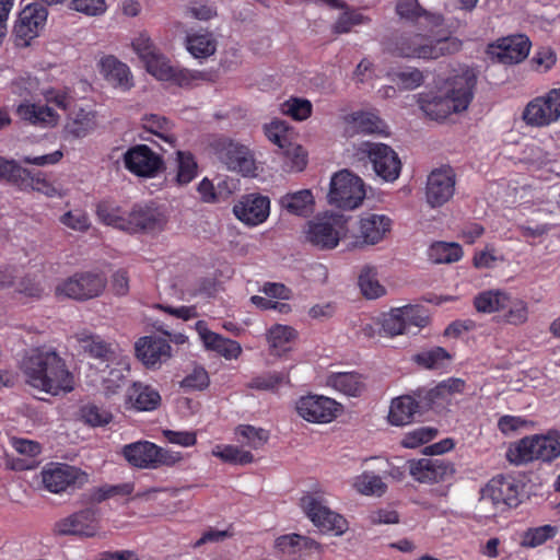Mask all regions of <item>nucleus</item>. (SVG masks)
<instances>
[{
  "label": "nucleus",
  "mask_w": 560,
  "mask_h": 560,
  "mask_svg": "<svg viewBox=\"0 0 560 560\" xmlns=\"http://www.w3.org/2000/svg\"><path fill=\"white\" fill-rule=\"evenodd\" d=\"M100 72L114 88L129 91L133 86V78L129 67L114 56H105L100 61Z\"/></svg>",
  "instance_id": "2f4dec72"
},
{
  "label": "nucleus",
  "mask_w": 560,
  "mask_h": 560,
  "mask_svg": "<svg viewBox=\"0 0 560 560\" xmlns=\"http://www.w3.org/2000/svg\"><path fill=\"white\" fill-rule=\"evenodd\" d=\"M354 487L360 493L365 495H382L386 491V485L382 478L366 471L355 478Z\"/></svg>",
  "instance_id": "4d7b16f0"
},
{
  "label": "nucleus",
  "mask_w": 560,
  "mask_h": 560,
  "mask_svg": "<svg viewBox=\"0 0 560 560\" xmlns=\"http://www.w3.org/2000/svg\"><path fill=\"white\" fill-rule=\"evenodd\" d=\"M477 77L465 70L454 78L452 89L445 94L421 102V109L433 120H444L453 113L466 110L472 101Z\"/></svg>",
  "instance_id": "7ed1b4c3"
},
{
  "label": "nucleus",
  "mask_w": 560,
  "mask_h": 560,
  "mask_svg": "<svg viewBox=\"0 0 560 560\" xmlns=\"http://www.w3.org/2000/svg\"><path fill=\"white\" fill-rule=\"evenodd\" d=\"M178 170L176 180L180 185L190 183L198 173V164L191 152L177 151Z\"/></svg>",
  "instance_id": "de8ad7c7"
},
{
  "label": "nucleus",
  "mask_w": 560,
  "mask_h": 560,
  "mask_svg": "<svg viewBox=\"0 0 560 560\" xmlns=\"http://www.w3.org/2000/svg\"><path fill=\"white\" fill-rule=\"evenodd\" d=\"M280 206L291 214L307 217L314 210V197L310 189L288 192L280 198Z\"/></svg>",
  "instance_id": "4c0bfd02"
},
{
  "label": "nucleus",
  "mask_w": 560,
  "mask_h": 560,
  "mask_svg": "<svg viewBox=\"0 0 560 560\" xmlns=\"http://www.w3.org/2000/svg\"><path fill=\"white\" fill-rule=\"evenodd\" d=\"M296 411L301 418L312 423H329L337 418L341 405L335 399L308 394L296 401Z\"/></svg>",
  "instance_id": "f3484780"
},
{
  "label": "nucleus",
  "mask_w": 560,
  "mask_h": 560,
  "mask_svg": "<svg viewBox=\"0 0 560 560\" xmlns=\"http://www.w3.org/2000/svg\"><path fill=\"white\" fill-rule=\"evenodd\" d=\"M238 440L244 442L247 446L258 450L264 446L268 439L269 433L261 428H255L250 424H241L235 430Z\"/></svg>",
  "instance_id": "49530a36"
},
{
  "label": "nucleus",
  "mask_w": 560,
  "mask_h": 560,
  "mask_svg": "<svg viewBox=\"0 0 560 560\" xmlns=\"http://www.w3.org/2000/svg\"><path fill=\"white\" fill-rule=\"evenodd\" d=\"M428 256L434 264H451L463 257V249L457 243L436 242L430 246Z\"/></svg>",
  "instance_id": "37998d69"
},
{
  "label": "nucleus",
  "mask_w": 560,
  "mask_h": 560,
  "mask_svg": "<svg viewBox=\"0 0 560 560\" xmlns=\"http://www.w3.org/2000/svg\"><path fill=\"white\" fill-rule=\"evenodd\" d=\"M162 70H164L165 77H156L158 80L171 81L184 89L195 88L199 81L214 82L217 79V74L213 71L175 68L170 65L168 60Z\"/></svg>",
  "instance_id": "72a5a7b5"
},
{
  "label": "nucleus",
  "mask_w": 560,
  "mask_h": 560,
  "mask_svg": "<svg viewBox=\"0 0 560 560\" xmlns=\"http://www.w3.org/2000/svg\"><path fill=\"white\" fill-rule=\"evenodd\" d=\"M381 330L387 337H395L406 334L405 322L400 307L392 308L383 314L381 319Z\"/></svg>",
  "instance_id": "5fc2aeb1"
},
{
  "label": "nucleus",
  "mask_w": 560,
  "mask_h": 560,
  "mask_svg": "<svg viewBox=\"0 0 560 560\" xmlns=\"http://www.w3.org/2000/svg\"><path fill=\"white\" fill-rule=\"evenodd\" d=\"M213 455L230 464L246 465L254 460V455L249 451L234 445L218 447L217 451H213Z\"/></svg>",
  "instance_id": "bf43d9fd"
},
{
  "label": "nucleus",
  "mask_w": 560,
  "mask_h": 560,
  "mask_svg": "<svg viewBox=\"0 0 560 560\" xmlns=\"http://www.w3.org/2000/svg\"><path fill=\"white\" fill-rule=\"evenodd\" d=\"M453 360V355L443 347L424 349L412 357V361L420 368L430 371H444Z\"/></svg>",
  "instance_id": "e433bc0d"
},
{
  "label": "nucleus",
  "mask_w": 560,
  "mask_h": 560,
  "mask_svg": "<svg viewBox=\"0 0 560 560\" xmlns=\"http://www.w3.org/2000/svg\"><path fill=\"white\" fill-rule=\"evenodd\" d=\"M71 8L89 16H97L105 13L107 5L105 0H71Z\"/></svg>",
  "instance_id": "0e129e2a"
},
{
  "label": "nucleus",
  "mask_w": 560,
  "mask_h": 560,
  "mask_svg": "<svg viewBox=\"0 0 560 560\" xmlns=\"http://www.w3.org/2000/svg\"><path fill=\"white\" fill-rule=\"evenodd\" d=\"M48 18L47 8L40 2L25 5L14 24V34L20 45L27 46L44 30Z\"/></svg>",
  "instance_id": "a211bd4d"
},
{
  "label": "nucleus",
  "mask_w": 560,
  "mask_h": 560,
  "mask_svg": "<svg viewBox=\"0 0 560 560\" xmlns=\"http://www.w3.org/2000/svg\"><path fill=\"white\" fill-rule=\"evenodd\" d=\"M370 19L368 16H364L362 13L352 11V12H345L339 16L335 24V31L336 33L343 34L350 32L352 26L360 25L363 23L369 22Z\"/></svg>",
  "instance_id": "69168bd1"
},
{
  "label": "nucleus",
  "mask_w": 560,
  "mask_h": 560,
  "mask_svg": "<svg viewBox=\"0 0 560 560\" xmlns=\"http://www.w3.org/2000/svg\"><path fill=\"white\" fill-rule=\"evenodd\" d=\"M131 46L150 74L155 78L165 77V72L162 68L166 63L167 58L159 50L145 33L139 34V36L132 40Z\"/></svg>",
  "instance_id": "c85d7f7f"
},
{
  "label": "nucleus",
  "mask_w": 560,
  "mask_h": 560,
  "mask_svg": "<svg viewBox=\"0 0 560 560\" xmlns=\"http://www.w3.org/2000/svg\"><path fill=\"white\" fill-rule=\"evenodd\" d=\"M186 48L197 59H206L217 50V40L212 33H195L186 36Z\"/></svg>",
  "instance_id": "a19ab883"
},
{
  "label": "nucleus",
  "mask_w": 560,
  "mask_h": 560,
  "mask_svg": "<svg viewBox=\"0 0 560 560\" xmlns=\"http://www.w3.org/2000/svg\"><path fill=\"white\" fill-rule=\"evenodd\" d=\"M5 183L14 186L21 191H38L47 197L58 194L55 186L49 183L42 172H32L18 162L12 168Z\"/></svg>",
  "instance_id": "a878e982"
},
{
  "label": "nucleus",
  "mask_w": 560,
  "mask_h": 560,
  "mask_svg": "<svg viewBox=\"0 0 560 560\" xmlns=\"http://www.w3.org/2000/svg\"><path fill=\"white\" fill-rule=\"evenodd\" d=\"M21 371L27 384L52 396L70 393L74 388L72 373L54 350H31L21 362Z\"/></svg>",
  "instance_id": "f257e3e1"
},
{
  "label": "nucleus",
  "mask_w": 560,
  "mask_h": 560,
  "mask_svg": "<svg viewBox=\"0 0 560 560\" xmlns=\"http://www.w3.org/2000/svg\"><path fill=\"white\" fill-rule=\"evenodd\" d=\"M40 475L44 488L51 493L81 488L89 480V475L85 471L63 463L46 464Z\"/></svg>",
  "instance_id": "ddd939ff"
},
{
  "label": "nucleus",
  "mask_w": 560,
  "mask_h": 560,
  "mask_svg": "<svg viewBox=\"0 0 560 560\" xmlns=\"http://www.w3.org/2000/svg\"><path fill=\"white\" fill-rule=\"evenodd\" d=\"M530 47L532 43L526 35L515 34L489 43L486 55L493 63L512 66L524 61L530 51Z\"/></svg>",
  "instance_id": "2eb2a0df"
},
{
  "label": "nucleus",
  "mask_w": 560,
  "mask_h": 560,
  "mask_svg": "<svg viewBox=\"0 0 560 560\" xmlns=\"http://www.w3.org/2000/svg\"><path fill=\"white\" fill-rule=\"evenodd\" d=\"M196 329L207 350L217 352L225 360H236L242 354V347L238 341L225 338L222 335L208 329L206 322L198 320Z\"/></svg>",
  "instance_id": "cd10ccee"
},
{
  "label": "nucleus",
  "mask_w": 560,
  "mask_h": 560,
  "mask_svg": "<svg viewBox=\"0 0 560 560\" xmlns=\"http://www.w3.org/2000/svg\"><path fill=\"white\" fill-rule=\"evenodd\" d=\"M107 278L101 271H79L61 280L55 287L57 299H71L84 302L98 298L105 291Z\"/></svg>",
  "instance_id": "0eeeda50"
},
{
  "label": "nucleus",
  "mask_w": 560,
  "mask_h": 560,
  "mask_svg": "<svg viewBox=\"0 0 560 560\" xmlns=\"http://www.w3.org/2000/svg\"><path fill=\"white\" fill-rule=\"evenodd\" d=\"M265 135L280 149L290 171L301 172L306 167L307 153L302 145L292 142L294 131L285 121L275 119L265 125Z\"/></svg>",
  "instance_id": "6e6552de"
},
{
  "label": "nucleus",
  "mask_w": 560,
  "mask_h": 560,
  "mask_svg": "<svg viewBox=\"0 0 560 560\" xmlns=\"http://www.w3.org/2000/svg\"><path fill=\"white\" fill-rule=\"evenodd\" d=\"M347 220L342 214L325 213L307 223L306 240L320 249H332L339 244L341 234L347 230Z\"/></svg>",
  "instance_id": "9b49d317"
},
{
  "label": "nucleus",
  "mask_w": 560,
  "mask_h": 560,
  "mask_svg": "<svg viewBox=\"0 0 560 560\" xmlns=\"http://www.w3.org/2000/svg\"><path fill=\"white\" fill-rule=\"evenodd\" d=\"M425 412L422 409V402L420 397L416 396V392L412 395H401L392 400L388 422L396 427L407 425L415 420L416 415H422Z\"/></svg>",
  "instance_id": "7c9ffc66"
},
{
  "label": "nucleus",
  "mask_w": 560,
  "mask_h": 560,
  "mask_svg": "<svg viewBox=\"0 0 560 560\" xmlns=\"http://www.w3.org/2000/svg\"><path fill=\"white\" fill-rule=\"evenodd\" d=\"M128 212L113 200H102L96 207V214L101 222L124 232Z\"/></svg>",
  "instance_id": "ea45409f"
},
{
  "label": "nucleus",
  "mask_w": 560,
  "mask_h": 560,
  "mask_svg": "<svg viewBox=\"0 0 560 560\" xmlns=\"http://www.w3.org/2000/svg\"><path fill=\"white\" fill-rule=\"evenodd\" d=\"M162 405L160 392L153 386L140 381H135L127 388L125 395V408L136 412H151Z\"/></svg>",
  "instance_id": "393cba45"
},
{
  "label": "nucleus",
  "mask_w": 560,
  "mask_h": 560,
  "mask_svg": "<svg viewBox=\"0 0 560 560\" xmlns=\"http://www.w3.org/2000/svg\"><path fill=\"white\" fill-rule=\"evenodd\" d=\"M397 14L410 21L423 19L429 25L439 27L443 24V16L439 13H431L424 10L418 0H398L396 4Z\"/></svg>",
  "instance_id": "58836bf2"
},
{
  "label": "nucleus",
  "mask_w": 560,
  "mask_h": 560,
  "mask_svg": "<svg viewBox=\"0 0 560 560\" xmlns=\"http://www.w3.org/2000/svg\"><path fill=\"white\" fill-rule=\"evenodd\" d=\"M474 307L478 313L491 314L508 310L503 316L505 323L521 325L527 320V304L520 299H513L506 291L490 289L479 292L474 298Z\"/></svg>",
  "instance_id": "39448f33"
},
{
  "label": "nucleus",
  "mask_w": 560,
  "mask_h": 560,
  "mask_svg": "<svg viewBox=\"0 0 560 560\" xmlns=\"http://www.w3.org/2000/svg\"><path fill=\"white\" fill-rule=\"evenodd\" d=\"M135 486L131 482H125L120 485H103L92 489L91 500L96 503H101L107 499L114 497H126L133 492Z\"/></svg>",
  "instance_id": "3c124183"
},
{
  "label": "nucleus",
  "mask_w": 560,
  "mask_h": 560,
  "mask_svg": "<svg viewBox=\"0 0 560 560\" xmlns=\"http://www.w3.org/2000/svg\"><path fill=\"white\" fill-rule=\"evenodd\" d=\"M96 127V114L92 110L80 109L72 122L68 126L69 132L74 137H85Z\"/></svg>",
  "instance_id": "864d4df0"
},
{
  "label": "nucleus",
  "mask_w": 560,
  "mask_h": 560,
  "mask_svg": "<svg viewBox=\"0 0 560 560\" xmlns=\"http://www.w3.org/2000/svg\"><path fill=\"white\" fill-rule=\"evenodd\" d=\"M210 152L230 171L250 175L255 171L254 159L247 147L224 136L209 142Z\"/></svg>",
  "instance_id": "9d476101"
},
{
  "label": "nucleus",
  "mask_w": 560,
  "mask_h": 560,
  "mask_svg": "<svg viewBox=\"0 0 560 560\" xmlns=\"http://www.w3.org/2000/svg\"><path fill=\"white\" fill-rule=\"evenodd\" d=\"M137 358L147 366L155 368L172 355L170 342L162 337L144 336L136 342Z\"/></svg>",
  "instance_id": "bb28decb"
},
{
  "label": "nucleus",
  "mask_w": 560,
  "mask_h": 560,
  "mask_svg": "<svg viewBox=\"0 0 560 560\" xmlns=\"http://www.w3.org/2000/svg\"><path fill=\"white\" fill-rule=\"evenodd\" d=\"M96 510L86 508L77 511L55 523L54 532L60 536L94 537L98 532Z\"/></svg>",
  "instance_id": "412c9836"
},
{
  "label": "nucleus",
  "mask_w": 560,
  "mask_h": 560,
  "mask_svg": "<svg viewBox=\"0 0 560 560\" xmlns=\"http://www.w3.org/2000/svg\"><path fill=\"white\" fill-rule=\"evenodd\" d=\"M234 215L248 226L264 223L270 213V200L260 194H247L233 206Z\"/></svg>",
  "instance_id": "4be33fe9"
},
{
  "label": "nucleus",
  "mask_w": 560,
  "mask_h": 560,
  "mask_svg": "<svg viewBox=\"0 0 560 560\" xmlns=\"http://www.w3.org/2000/svg\"><path fill=\"white\" fill-rule=\"evenodd\" d=\"M456 174L451 166L433 170L427 179L425 198L431 208L448 202L455 192Z\"/></svg>",
  "instance_id": "aec40b11"
},
{
  "label": "nucleus",
  "mask_w": 560,
  "mask_h": 560,
  "mask_svg": "<svg viewBox=\"0 0 560 560\" xmlns=\"http://www.w3.org/2000/svg\"><path fill=\"white\" fill-rule=\"evenodd\" d=\"M300 505L313 524L323 532H332L336 536L348 529V522L341 515L331 511L318 493H307L300 500Z\"/></svg>",
  "instance_id": "f8f14e48"
},
{
  "label": "nucleus",
  "mask_w": 560,
  "mask_h": 560,
  "mask_svg": "<svg viewBox=\"0 0 560 560\" xmlns=\"http://www.w3.org/2000/svg\"><path fill=\"white\" fill-rule=\"evenodd\" d=\"M438 434V429L431 427H420L407 432L401 445L406 448H416L432 441Z\"/></svg>",
  "instance_id": "680f3d73"
},
{
  "label": "nucleus",
  "mask_w": 560,
  "mask_h": 560,
  "mask_svg": "<svg viewBox=\"0 0 560 560\" xmlns=\"http://www.w3.org/2000/svg\"><path fill=\"white\" fill-rule=\"evenodd\" d=\"M143 127L149 132L167 140L166 132L170 129V121L165 117L155 114L145 116L143 118Z\"/></svg>",
  "instance_id": "774afa93"
},
{
  "label": "nucleus",
  "mask_w": 560,
  "mask_h": 560,
  "mask_svg": "<svg viewBox=\"0 0 560 560\" xmlns=\"http://www.w3.org/2000/svg\"><path fill=\"white\" fill-rule=\"evenodd\" d=\"M124 458L140 469H156L162 466H174L183 459L179 452L163 448L150 441H137L124 445Z\"/></svg>",
  "instance_id": "423d86ee"
},
{
  "label": "nucleus",
  "mask_w": 560,
  "mask_h": 560,
  "mask_svg": "<svg viewBox=\"0 0 560 560\" xmlns=\"http://www.w3.org/2000/svg\"><path fill=\"white\" fill-rule=\"evenodd\" d=\"M326 383L348 397H360L365 390L364 376L354 371L332 372L327 376Z\"/></svg>",
  "instance_id": "f704fd0d"
},
{
  "label": "nucleus",
  "mask_w": 560,
  "mask_h": 560,
  "mask_svg": "<svg viewBox=\"0 0 560 560\" xmlns=\"http://www.w3.org/2000/svg\"><path fill=\"white\" fill-rule=\"evenodd\" d=\"M351 121L357 131L361 133H382L384 128L383 120L372 113L358 112L351 115Z\"/></svg>",
  "instance_id": "603ef678"
},
{
  "label": "nucleus",
  "mask_w": 560,
  "mask_h": 560,
  "mask_svg": "<svg viewBox=\"0 0 560 560\" xmlns=\"http://www.w3.org/2000/svg\"><path fill=\"white\" fill-rule=\"evenodd\" d=\"M15 113L23 121L42 128L55 127L59 120L57 112L47 104L23 102Z\"/></svg>",
  "instance_id": "473e14b6"
},
{
  "label": "nucleus",
  "mask_w": 560,
  "mask_h": 560,
  "mask_svg": "<svg viewBox=\"0 0 560 560\" xmlns=\"http://www.w3.org/2000/svg\"><path fill=\"white\" fill-rule=\"evenodd\" d=\"M80 417L90 427H104L113 420V415L94 404H86L80 408Z\"/></svg>",
  "instance_id": "6e6d98bb"
},
{
  "label": "nucleus",
  "mask_w": 560,
  "mask_h": 560,
  "mask_svg": "<svg viewBox=\"0 0 560 560\" xmlns=\"http://www.w3.org/2000/svg\"><path fill=\"white\" fill-rule=\"evenodd\" d=\"M125 167L139 177L151 178L164 167L161 155L155 153L147 144H136L124 154Z\"/></svg>",
  "instance_id": "6ab92c4d"
},
{
  "label": "nucleus",
  "mask_w": 560,
  "mask_h": 560,
  "mask_svg": "<svg viewBox=\"0 0 560 560\" xmlns=\"http://www.w3.org/2000/svg\"><path fill=\"white\" fill-rule=\"evenodd\" d=\"M359 287L366 299H377L385 294V288L377 280L376 269L365 267L359 275Z\"/></svg>",
  "instance_id": "a18cd8bd"
},
{
  "label": "nucleus",
  "mask_w": 560,
  "mask_h": 560,
  "mask_svg": "<svg viewBox=\"0 0 560 560\" xmlns=\"http://www.w3.org/2000/svg\"><path fill=\"white\" fill-rule=\"evenodd\" d=\"M400 308L405 322L406 332H408L411 327L424 328L428 326L430 318L427 314V311L422 306L409 304L401 306Z\"/></svg>",
  "instance_id": "052dcab7"
},
{
  "label": "nucleus",
  "mask_w": 560,
  "mask_h": 560,
  "mask_svg": "<svg viewBox=\"0 0 560 560\" xmlns=\"http://www.w3.org/2000/svg\"><path fill=\"white\" fill-rule=\"evenodd\" d=\"M406 466L413 479L421 483L440 482L454 472L448 462L438 458L410 459Z\"/></svg>",
  "instance_id": "b1692460"
},
{
  "label": "nucleus",
  "mask_w": 560,
  "mask_h": 560,
  "mask_svg": "<svg viewBox=\"0 0 560 560\" xmlns=\"http://www.w3.org/2000/svg\"><path fill=\"white\" fill-rule=\"evenodd\" d=\"M284 374L280 372H267L252 377L247 387L256 390H275L284 382Z\"/></svg>",
  "instance_id": "e2e57ef3"
},
{
  "label": "nucleus",
  "mask_w": 560,
  "mask_h": 560,
  "mask_svg": "<svg viewBox=\"0 0 560 560\" xmlns=\"http://www.w3.org/2000/svg\"><path fill=\"white\" fill-rule=\"evenodd\" d=\"M444 385L440 383L430 388H419L416 390V396L420 397V402H422V409L425 411L433 409L435 407H445L451 404V398L447 396Z\"/></svg>",
  "instance_id": "c03bdc74"
},
{
  "label": "nucleus",
  "mask_w": 560,
  "mask_h": 560,
  "mask_svg": "<svg viewBox=\"0 0 560 560\" xmlns=\"http://www.w3.org/2000/svg\"><path fill=\"white\" fill-rule=\"evenodd\" d=\"M366 147L376 175L386 182L397 179L401 170V162L397 153L384 143H366Z\"/></svg>",
  "instance_id": "5701e85b"
},
{
  "label": "nucleus",
  "mask_w": 560,
  "mask_h": 560,
  "mask_svg": "<svg viewBox=\"0 0 560 560\" xmlns=\"http://www.w3.org/2000/svg\"><path fill=\"white\" fill-rule=\"evenodd\" d=\"M364 197V184L359 176L348 170H342L331 177L328 192L331 205L340 209L352 210L362 203Z\"/></svg>",
  "instance_id": "1a4fd4ad"
},
{
  "label": "nucleus",
  "mask_w": 560,
  "mask_h": 560,
  "mask_svg": "<svg viewBox=\"0 0 560 560\" xmlns=\"http://www.w3.org/2000/svg\"><path fill=\"white\" fill-rule=\"evenodd\" d=\"M557 57L552 49L540 48L533 56L530 63L537 72H547L556 63Z\"/></svg>",
  "instance_id": "338daca9"
},
{
  "label": "nucleus",
  "mask_w": 560,
  "mask_h": 560,
  "mask_svg": "<svg viewBox=\"0 0 560 560\" xmlns=\"http://www.w3.org/2000/svg\"><path fill=\"white\" fill-rule=\"evenodd\" d=\"M560 118V88L536 96L527 103L522 113L523 121L530 127H547Z\"/></svg>",
  "instance_id": "4468645a"
},
{
  "label": "nucleus",
  "mask_w": 560,
  "mask_h": 560,
  "mask_svg": "<svg viewBox=\"0 0 560 560\" xmlns=\"http://www.w3.org/2000/svg\"><path fill=\"white\" fill-rule=\"evenodd\" d=\"M281 110L294 120L302 121L312 115L313 106L308 100L291 97L281 105Z\"/></svg>",
  "instance_id": "13d9d810"
},
{
  "label": "nucleus",
  "mask_w": 560,
  "mask_h": 560,
  "mask_svg": "<svg viewBox=\"0 0 560 560\" xmlns=\"http://www.w3.org/2000/svg\"><path fill=\"white\" fill-rule=\"evenodd\" d=\"M167 224L165 212L153 203H135L127 214L125 232L129 234H156Z\"/></svg>",
  "instance_id": "dca6fc26"
},
{
  "label": "nucleus",
  "mask_w": 560,
  "mask_h": 560,
  "mask_svg": "<svg viewBox=\"0 0 560 560\" xmlns=\"http://www.w3.org/2000/svg\"><path fill=\"white\" fill-rule=\"evenodd\" d=\"M392 221L383 214H370L360 221V233L363 243L374 245L390 230Z\"/></svg>",
  "instance_id": "c9c22d12"
},
{
  "label": "nucleus",
  "mask_w": 560,
  "mask_h": 560,
  "mask_svg": "<svg viewBox=\"0 0 560 560\" xmlns=\"http://www.w3.org/2000/svg\"><path fill=\"white\" fill-rule=\"evenodd\" d=\"M210 385V377L207 370L201 365L194 369L179 382V387L185 393L205 390Z\"/></svg>",
  "instance_id": "8fccbe9b"
},
{
  "label": "nucleus",
  "mask_w": 560,
  "mask_h": 560,
  "mask_svg": "<svg viewBox=\"0 0 560 560\" xmlns=\"http://www.w3.org/2000/svg\"><path fill=\"white\" fill-rule=\"evenodd\" d=\"M506 459L514 466H523L535 460L551 463L560 456V433L548 431L533 434L512 443L506 451Z\"/></svg>",
  "instance_id": "20e7f679"
},
{
  "label": "nucleus",
  "mask_w": 560,
  "mask_h": 560,
  "mask_svg": "<svg viewBox=\"0 0 560 560\" xmlns=\"http://www.w3.org/2000/svg\"><path fill=\"white\" fill-rule=\"evenodd\" d=\"M462 40L456 37L432 39L420 33H401L387 44V50L401 58L438 59L462 49Z\"/></svg>",
  "instance_id": "f03ea898"
},
{
  "label": "nucleus",
  "mask_w": 560,
  "mask_h": 560,
  "mask_svg": "<svg viewBox=\"0 0 560 560\" xmlns=\"http://www.w3.org/2000/svg\"><path fill=\"white\" fill-rule=\"evenodd\" d=\"M483 495L489 497L494 504L516 508L521 503V486L513 477L493 478L483 489Z\"/></svg>",
  "instance_id": "c756f323"
},
{
  "label": "nucleus",
  "mask_w": 560,
  "mask_h": 560,
  "mask_svg": "<svg viewBox=\"0 0 560 560\" xmlns=\"http://www.w3.org/2000/svg\"><path fill=\"white\" fill-rule=\"evenodd\" d=\"M268 342L273 354H281L290 349V343L296 338V330L287 325H275L267 334Z\"/></svg>",
  "instance_id": "79ce46f5"
},
{
  "label": "nucleus",
  "mask_w": 560,
  "mask_h": 560,
  "mask_svg": "<svg viewBox=\"0 0 560 560\" xmlns=\"http://www.w3.org/2000/svg\"><path fill=\"white\" fill-rule=\"evenodd\" d=\"M557 527L552 525H542L528 528L522 537L521 545L526 548H536L544 545L557 535Z\"/></svg>",
  "instance_id": "09e8293b"
}]
</instances>
